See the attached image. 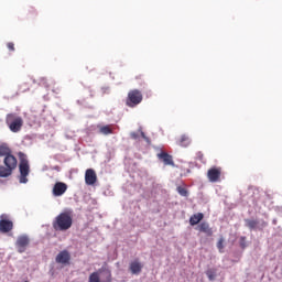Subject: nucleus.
I'll return each instance as SVG.
<instances>
[{"label":"nucleus","instance_id":"obj_1","mask_svg":"<svg viewBox=\"0 0 282 282\" xmlns=\"http://www.w3.org/2000/svg\"><path fill=\"white\" fill-rule=\"evenodd\" d=\"M73 224L72 212H63L55 217L52 226L56 232H65L72 228Z\"/></svg>","mask_w":282,"mask_h":282},{"label":"nucleus","instance_id":"obj_2","mask_svg":"<svg viewBox=\"0 0 282 282\" xmlns=\"http://www.w3.org/2000/svg\"><path fill=\"white\" fill-rule=\"evenodd\" d=\"M3 165H0V177H10L12 173L17 170L19 161H17L15 155H7L3 160Z\"/></svg>","mask_w":282,"mask_h":282},{"label":"nucleus","instance_id":"obj_3","mask_svg":"<svg viewBox=\"0 0 282 282\" xmlns=\"http://www.w3.org/2000/svg\"><path fill=\"white\" fill-rule=\"evenodd\" d=\"M6 124L12 133H19L23 129V118L17 112H11L6 116Z\"/></svg>","mask_w":282,"mask_h":282},{"label":"nucleus","instance_id":"obj_4","mask_svg":"<svg viewBox=\"0 0 282 282\" xmlns=\"http://www.w3.org/2000/svg\"><path fill=\"white\" fill-rule=\"evenodd\" d=\"M142 98H144V96L142 95V91H140L139 89H131L128 93L126 105L127 107H131V108L138 107V105L142 102Z\"/></svg>","mask_w":282,"mask_h":282},{"label":"nucleus","instance_id":"obj_5","mask_svg":"<svg viewBox=\"0 0 282 282\" xmlns=\"http://www.w3.org/2000/svg\"><path fill=\"white\" fill-rule=\"evenodd\" d=\"M19 171L20 184H28V175H30V161H28V159L23 158L20 160Z\"/></svg>","mask_w":282,"mask_h":282},{"label":"nucleus","instance_id":"obj_6","mask_svg":"<svg viewBox=\"0 0 282 282\" xmlns=\"http://www.w3.org/2000/svg\"><path fill=\"white\" fill-rule=\"evenodd\" d=\"M30 246V238L28 236H20L15 241V248L20 254H23Z\"/></svg>","mask_w":282,"mask_h":282},{"label":"nucleus","instance_id":"obj_7","mask_svg":"<svg viewBox=\"0 0 282 282\" xmlns=\"http://www.w3.org/2000/svg\"><path fill=\"white\" fill-rule=\"evenodd\" d=\"M208 181L213 184L220 182L221 180V167L214 166L207 171Z\"/></svg>","mask_w":282,"mask_h":282},{"label":"nucleus","instance_id":"obj_8","mask_svg":"<svg viewBox=\"0 0 282 282\" xmlns=\"http://www.w3.org/2000/svg\"><path fill=\"white\" fill-rule=\"evenodd\" d=\"M55 261L62 265H69V261H72V254L69 251L63 250L56 256Z\"/></svg>","mask_w":282,"mask_h":282},{"label":"nucleus","instance_id":"obj_9","mask_svg":"<svg viewBox=\"0 0 282 282\" xmlns=\"http://www.w3.org/2000/svg\"><path fill=\"white\" fill-rule=\"evenodd\" d=\"M13 228H14V223H12V220L6 219V218H3V216H1V219H0V232H3L6 235L8 232H11V230Z\"/></svg>","mask_w":282,"mask_h":282},{"label":"nucleus","instance_id":"obj_10","mask_svg":"<svg viewBox=\"0 0 282 282\" xmlns=\"http://www.w3.org/2000/svg\"><path fill=\"white\" fill-rule=\"evenodd\" d=\"M96 182H98V176L96 175V171H94L93 169L86 170L85 183L88 186H94V184H96Z\"/></svg>","mask_w":282,"mask_h":282},{"label":"nucleus","instance_id":"obj_11","mask_svg":"<svg viewBox=\"0 0 282 282\" xmlns=\"http://www.w3.org/2000/svg\"><path fill=\"white\" fill-rule=\"evenodd\" d=\"M65 193H67V184L63 182L55 183L53 187L54 197H61L62 195H65Z\"/></svg>","mask_w":282,"mask_h":282},{"label":"nucleus","instance_id":"obj_12","mask_svg":"<svg viewBox=\"0 0 282 282\" xmlns=\"http://www.w3.org/2000/svg\"><path fill=\"white\" fill-rule=\"evenodd\" d=\"M142 268H144V265L142 264V262H140V260L131 261L129 264V270L131 274H134L135 276H138V274L142 272Z\"/></svg>","mask_w":282,"mask_h":282},{"label":"nucleus","instance_id":"obj_13","mask_svg":"<svg viewBox=\"0 0 282 282\" xmlns=\"http://www.w3.org/2000/svg\"><path fill=\"white\" fill-rule=\"evenodd\" d=\"M158 159L165 164V166H175V162L173 161V156L166 152H161L158 154Z\"/></svg>","mask_w":282,"mask_h":282},{"label":"nucleus","instance_id":"obj_14","mask_svg":"<svg viewBox=\"0 0 282 282\" xmlns=\"http://www.w3.org/2000/svg\"><path fill=\"white\" fill-rule=\"evenodd\" d=\"M196 230H198V232H204L207 237H213V228H210V225L206 221L200 223L196 227Z\"/></svg>","mask_w":282,"mask_h":282},{"label":"nucleus","instance_id":"obj_15","mask_svg":"<svg viewBox=\"0 0 282 282\" xmlns=\"http://www.w3.org/2000/svg\"><path fill=\"white\" fill-rule=\"evenodd\" d=\"M99 274H101V282H112L113 281V276L111 274V270H109L108 268H101L98 270Z\"/></svg>","mask_w":282,"mask_h":282},{"label":"nucleus","instance_id":"obj_16","mask_svg":"<svg viewBox=\"0 0 282 282\" xmlns=\"http://www.w3.org/2000/svg\"><path fill=\"white\" fill-rule=\"evenodd\" d=\"M202 219H204V215L202 213L194 214L189 218V225L197 226V224H199V221H202Z\"/></svg>","mask_w":282,"mask_h":282},{"label":"nucleus","instance_id":"obj_17","mask_svg":"<svg viewBox=\"0 0 282 282\" xmlns=\"http://www.w3.org/2000/svg\"><path fill=\"white\" fill-rule=\"evenodd\" d=\"M177 143H178L180 147H184V148L191 147V138L188 135H186V134H183L178 139Z\"/></svg>","mask_w":282,"mask_h":282},{"label":"nucleus","instance_id":"obj_18","mask_svg":"<svg viewBox=\"0 0 282 282\" xmlns=\"http://www.w3.org/2000/svg\"><path fill=\"white\" fill-rule=\"evenodd\" d=\"M88 282H101L100 272L95 271V272L90 273V275L88 278Z\"/></svg>","mask_w":282,"mask_h":282},{"label":"nucleus","instance_id":"obj_19","mask_svg":"<svg viewBox=\"0 0 282 282\" xmlns=\"http://www.w3.org/2000/svg\"><path fill=\"white\" fill-rule=\"evenodd\" d=\"M99 132L102 133V135H110L113 133V129H111V126H102L99 128Z\"/></svg>","mask_w":282,"mask_h":282},{"label":"nucleus","instance_id":"obj_20","mask_svg":"<svg viewBox=\"0 0 282 282\" xmlns=\"http://www.w3.org/2000/svg\"><path fill=\"white\" fill-rule=\"evenodd\" d=\"M8 155H12L10 148L6 147V145H0V158H8Z\"/></svg>","mask_w":282,"mask_h":282},{"label":"nucleus","instance_id":"obj_21","mask_svg":"<svg viewBox=\"0 0 282 282\" xmlns=\"http://www.w3.org/2000/svg\"><path fill=\"white\" fill-rule=\"evenodd\" d=\"M246 226L247 228H250V230L257 229V226H259V221L252 220V219H246Z\"/></svg>","mask_w":282,"mask_h":282},{"label":"nucleus","instance_id":"obj_22","mask_svg":"<svg viewBox=\"0 0 282 282\" xmlns=\"http://www.w3.org/2000/svg\"><path fill=\"white\" fill-rule=\"evenodd\" d=\"M176 191L182 197H188V189L186 187L178 186Z\"/></svg>","mask_w":282,"mask_h":282},{"label":"nucleus","instance_id":"obj_23","mask_svg":"<svg viewBox=\"0 0 282 282\" xmlns=\"http://www.w3.org/2000/svg\"><path fill=\"white\" fill-rule=\"evenodd\" d=\"M19 90L22 93V94H25V91H30V83L25 82V83H22L19 87Z\"/></svg>","mask_w":282,"mask_h":282},{"label":"nucleus","instance_id":"obj_24","mask_svg":"<svg viewBox=\"0 0 282 282\" xmlns=\"http://www.w3.org/2000/svg\"><path fill=\"white\" fill-rule=\"evenodd\" d=\"M37 84L41 86V87H50V83L47 82V78L45 77H40L37 79Z\"/></svg>","mask_w":282,"mask_h":282},{"label":"nucleus","instance_id":"obj_25","mask_svg":"<svg viewBox=\"0 0 282 282\" xmlns=\"http://www.w3.org/2000/svg\"><path fill=\"white\" fill-rule=\"evenodd\" d=\"M206 275L209 279V281H215V271L213 269L206 271Z\"/></svg>","mask_w":282,"mask_h":282},{"label":"nucleus","instance_id":"obj_26","mask_svg":"<svg viewBox=\"0 0 282 282\" xmlns=\"http://www.w3.org/2000/svg\"><path fill=\"white\" fill-rule=\"evenodd\" d=\"M224 238H219L218 242H217V248L219 250V252H224Z\"/></svg>","mask_w":282,"mask_h":282},{"label":"nucleus","instance_id":"obj_27","mask_svg":"<svg viewBox=\"0 0 282 282\" xmlns=\"http://www.w3.org/2000/svg\"><path fill=\"white\" fill-rule=\"evenodd\" d=\"M239 243H240V248H242V249H245L247 247V245H246V236H241L240 237Z\"/></svg>","mask_w":282,"mask_h":282},{"label":"nucleus","instance_id":"obj_28","mask_svg":"<svg viewBox=\"0 0 282 282\" xmlns=\"http://www.w3.org/2000/svg\"><path fill=\"white\" fill-rule=\"evenodd\" d=\"M7 47H8L9 52H14V43L9 42V43L7 44Z\"/></svg>","mask_w":282,"mask_h":282},{"label":"nucleus","instance_id":"obj_29","mask_svg":"<svg viewBox=\"0 0 282 282\" xmlns=\"http://www.w3.org/2000/svg\"><path fill=\"white\" fill-rule=\"evenodd\" d=\"M141 138H143V140H145V142L150 143L151 139H149V137H147V134H144V132L141 131Z\"/></svg>","mask_w":282,"mask_h":282},{"label":"nucleus","instance_id":"obj_30","mask_svg":"<svg viewBox=\"0 0 282 282\" xmlns=\"http://www.w3.org/2000/svg\"><path fill=\"white\" fill-rule=\"evenodd\" d=\"M131 138L132 140H138V138H140V135L137 132H131Z\"/></svg>","mask_w":282,"mask_h":282},{"label":"nucleus","instance_id":"obj_31","mask_svg":"<svg viewBox=\"0 0 282 282\" xmlns=\"http://www.w3.org/2000/svg\"><path fill=\"white\" fill-rule=\"evenodd\" d=\"M198 159L204 160V154H202V152H198Z\"/></svg>","mask_w":282,"mask_h":282},{"label":"nucleus","instance_id":"obj_32","mask_svg":"<svg viewBox=\"0 0 282 282\" xmlns=\"http://www.w3.org/2000/svg\"><path fill=\"white\" fill-rule=\"evenodd\" d=\"M262 226H268V223H263Z\"/></svg>","mask_w":282,"mask_h":282}]
</instances>
